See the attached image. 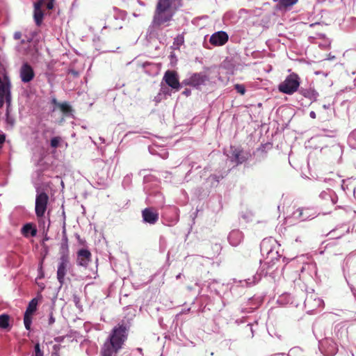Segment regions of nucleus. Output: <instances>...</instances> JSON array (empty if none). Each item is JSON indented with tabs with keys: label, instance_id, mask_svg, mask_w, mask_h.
<instances>
[{
	"label": "nucleus",
	"instance_id": "f257e3e1",
	"mask_svg": "<svg viewBox=\"0 0 356 356\" xmlns=\"http://www.w3.org/2000/svg\"><path fill=\"white\" fill-rule=\"evenodd\" d=\"M129 329V326L124 323L115 326L101 348V355L117 356L127 339Z\"/></svg>",
	"mask_w": 356,
	"mask_h": 356
},
{
	"label": "nucleus",
	"instance_id": "f03ea898",
	"mask_svg": "<svg viewBox=\"0 0 356 356\" xmlns=\"http://www.w3.org/2000/svg\"><path fill=\"white\" fill-rule=\"evenodd\" d=\"M174 0H159L154 13L153 19L147 31L152 34L159 29L161 26L170 22L175 15L172 10Z\"/></svg>",
	"mask_w": 356,
	"mask_h": 356
},
{
	"label": "nucleus",
	"instance_id": "7ed1b4c3",
	"mask_svg": "<svg viewBox=\"0 0 356 356\" xmlns=\"http://www.w3.org/2000/svg\"><path fill=\"white\" fill-rule=\"evenodd\" d=\"M300 84V77L297 74L293 72L288 75L284 81L279 84L278 90L284 94L291 95L298 90Z\"/></svg>",
	"mask_w": 356,
	"mask_h": 356
},
{
	"label": "nucleus",
	"instance_id": "20e7f679",
	"mask_svg": "<svg viewBox=\"0 0 356 356\" xmlns=\"http://www.w3.org/2000/svg\"><path fill=\"white\" fill-rule=\"evenodd\" d=\"M209 80V77L204 73H193L189 77L183 80L181 84L189 86L196 89H201V86H205Z\"/></svg>",
	"mask_w": 356,
	"mask_h": 356
},
{
	"label": "nucleus",
	"instance_id": "39448f33",
	"mask_svg": "<svg viewBox=\"0 0 356 356\" xmlns=\"http://www.w3.org/2000/svg\"><path fill=\"white\" fill-rule=\"evenodd\" d=\"M323 300L313 291L307 293L305 308L307 313H312L320 307H323Z\"/></svg>",
	"mask_w": 356,
	"mask_h": 356
},
{
	"label": "nucleus",
	"instance_id": "423d86ee",
	"mask_svg": "<svg viewBox=\"0 0 356 356\" xmlns=\"http://www.w3.org/2000/svg\"><path fill=\"white\" fill-rule=\"evenodd\" d=\"M70 267V263L68 254L63 252L59 259L57 269V279L60 285L64 284L65 277Z\"/></svg>",
	"mask_w": 356,
	"mask_h": 356
},
{
	"label": "nucleus",
	"instance_id": "0eeeda50",
	"mask_svg": "<svg viewBox=\"0 0 356 356\" xmlns=\"http://www.w3.org/2000/svg\"><path fill=\"white\" fill-rule=\"evenodd\" d=\"M163 81H165L168 86L175 91H179L181 86H184L181 83H179L177 73L172 70H168L165 72Z\"/></svg>",
	"mask_w": 356,
	"mask_h": 356
},
{
	"label": "nucleus",
	"instance_id": "6e6552de",
	"mask_svg": "<svg viewBox=\"0 0 356 356\" xmlns=\"http://www.w3.org/2000/svg\"><path fill=\"white\" fill-rule=\"evenodd\" d=\"M49 196L44 192L38 193L35 198V214L38 217H42L47 209Z\"/></svg>",
	"mask_w": 356,
	"mask_h": 356
},
{
	"label": "nucleus",
	"instance_id": "1a4fd4ad",
	"mask_svg": "<svg viewBox=\"0 0 356 356\" xmlns=\"http://www.w3.org/2000/svg\"><path fill=\"white\" fill-rule=\"evenodd\" d=\"M333 337L341 346H346L348 340V328L346 325L341 323L336 325L334 329Z\"/></svg>",
	"mask_w": 356,
	"mask_h": 356
},
{
	"label": "nucleus",
	"instance_id": "9d476101",
	"mask_svg": "<svg viewBox=\"0 0 356 356\" xmlns=\"http://www.w3.org/2000/svg\"><path fill=\"white\" fill-rule=\"evenodd\" d=\"M10 83L7 81H3L0 77V108H2L4 103L7 106H10Z\"/></svg>",
	"mask_w": 356,
	"mask_h": 356
},
{
	"label": "nucleus",
	"instance_id": "9b49d317",
	"mask_svg": "<svg viewBox=\"0 0 356 356\" xmlns=\"http://www.w3.org/2000/svg\"><path fill=\"white\" fill-rule=\"evenodd\" d=\"M261 273H257L252 276V278L248 277L242 280H234V285L231 287V291L234 292L238 286H250L257 283L261 278Z\"/></svg>",
	"mask_w": 356,
	"mask_h": 356
},
{
	"label": "nucleus",
	"instance_id": "f8f14e48",
	"mask_svg": "<svg viewBox=\"0 0 356 356\" xmlns=\"http://www.w3.org/2000/svg\"><path fill=\"white\" fill-rule=\"evenodd\" d=\"M19 76L23 83H29L33 79L35 72L33 67L28 63H24L20 67Z\"/></svg>",
	"mask_w": 356,
	"mask_h": 356
},
{
	"label": "nucleus",
	"instance_id": "ddd939ff",
	"mask_svg": "<svg viewBox=\"0 0 356 356\" xmlns=\"http://www.w3.org/2000/svg\"><path fill=\"white\" fill-rule=\"evenodd\" d=\"M228 40V34L225 31H219L211 35L209 42L215 47H218L224 45Z\"/></svg>",
	"mask_w": 356,
	"mask_h": 356
},
{
	"label": "nucleus",
	"instance_id": "4468645a",
	"mask_svg": "<svg viewBox=\"0 0 356 356\" xmlns=\"http://www.w3.org/2000/svg\"><path fill=\"white\" fill-rule=\"evenodd\" d=\"M159 213L152 207L146 208L142 211V217L145 222L154 225L159 220Z\"/></svg>",
	"mask_w": 356,
	"mask_h": 356
},
{
	"label": "nucleus",
	"instance_id": "2eb2a0df",
	"mask_svg": "<svg viewBox=\"0 0 356 356\" xmlns=\"http://www.w3.org/2000/svg\"><path fill=\"white\" fill-rule=\"evenodd\" d=\"M91 253L86 249H81L77 252V265L86 267L91 261Z\"/></svg>",
	"mask_w": 356,
	"mask_h": 356
},
{
	"label": "nucleus",
	"instance_id": "dca6fc26",
	"mask_svg": "<svg viewBox=\"0 0 356 356\" xmlns=\"http://www.w3.org/2000/svg\"><path fill=\"white\" fill-rule=\"evenodd\" d=\"M243 232L237 229L232 230L227 236L229 244L234 247L238 245L243 241Z\"/></svg>",
	"mask_w": 356,
	"mask_h": 356
},
{
	"label": "nucleus",
	"instance_id": "f3484780",
	"mask_svg": "<svg viewBox=\"0 0 356 356\" xmlns=\"http://www.w3.org/2000/svg\"><path fill=\"white\" fill-rule=\"evenodd\" d=\"M337 341L333 340L325 339L320 342V346L321 348H325V354L327 355H334L337 352Z\"/></svg>",
	"mask_w": 356,
	"mask_h": 356
},
{
	"label": "nucleus",
	"instance_id": "a211bd4d",
	"mask_svg": "<svg viewBox=\"0 0 356 356\" xmlns=\"http://www.w3.org/2000/svg\"><path fill=\"white\" fill-rule=\"evenodd\" d=\"M229 157L236 165L241 164L247 159L243 151L237 148H233L232 147H231V155L229 156Z\"/></svg>",
	"mask_w": 356,
	"mask_h": 356
},
{
	"label": "nucleus",
	"instance_id": "6ab92c4d",
	"mask_svg": "<svg viewBox=\"0 0 356 356\" xmlns=\"http://www.w3.org/2000/svg\"><path fill=\"white\" fill-rule=\"evenodd\" d=\"M310 213H311V209H309L299 208L293 213L292 216L296 220L304 221L310 218H314L312 216L313 215H312Z\"/></svg>",
	"mask_w": 356,
	"mask_h": 356
},
{
	"label": "nucleus",
	"instance_id": "aec40b11",
	"mask_svg": "<svg viewBox=\"0 0 356 356\" xmlns=\"http://www.w3.org/2000/svg\"><path fill=\"white\" fill-rule=\"evenodd\" d=\"M320 198L326 201L330 202L332 205L335 204L337 202V195L331 189H327L326 191H322L319 195Z\"/></svg>",
	"mask_w": 356,
	"mask_h": 356
},
{
	"label": "nucleus",
	"instance_id": "412c9836",
	"mask_svg": "<svg viewBox=\"0 0 356 356\" xmlns=\"http://www.w3.org/2000/svg\"><path fill=\"white\" fill-rule=\"evenodd\" d=\"M298 91L299 93L301 94L303 97L309 99L312 102L316 101L318 96V93L312 87H302L300 89H299Z\"/></svg>",
	"mask_w": 356,
	"mask_h": 356
},
{
	"label": "nucleus",
	"instance_id": "4be33fe9",
	"mask_svg": "<svg viewBox=\"0 0 356 356\" xmlns=\"http://www.w3.org/2000/svg\"><path fill=\"white\" fill-rule=\"evenodd\" d=\"M42 3L38 2L34 4V20L37 26H40L43 19V13L41 10Z\"/></svg>",
	"mask_w": 356,
	"mask_h": 356
},
{
	"label": "nucleus",
	"instance_id": "5701e85b",
	"mask_svg": "<svg viewBox=\"0 0 356 356\" xmlns=\"http://www.w3.org/2000/svg\"><path fill=\"white\" fill-rule=\"evenodd\" d=\"M22 233L24 236H28L29 235L35 236L37 234V230L31 223H26L22 227Z\"/></svg>",
	"mask_w": 356,
	"mask_h": 356
},
{
	"label": "nucleus",
	"instance_id": "b1692460",
	"mask_svg": "<svg viewBox=\"0 0 356 356\" xmlns=\"http://www.w3.org/2000/svg\"><path fill=\"white\" fill-rule=\"evenodd\" d=\"M38 300L36 298L32 299L26 309L25 315L32 316L37 309Z\"/></svg>",
	"mask_w": 356,
	"mask_h": 356
},
{
	"label": "nucleus",
	"instance_id": "393cba45",
	"mask_svg": "<svg viewBox=\"0 0 356 356\" xmlns=\"http://www.w3.org/2000/svg\"><path fill=\"white\" fill-rule=\"evenodd\" d=\"M10 106L6 105V122L7 124V127L9 129H12L15 123V120L13 116H12L10 113Z\"/></svg>",
	"mask_w": 356,
	"mask_h": 356
},
{
	"label": "nucleus",
	"instance_id": "a878e982",
	"mask_svg": "<svg viewBox=\"0 0 356 356\" xmlns=\"http://www.w3.org/2000/svg\"><path fill=\"white\" fill-rule=\"evenodd\" d=\"M10 316L6 314L0 315V328L6 329L9 327Z\"/></svg>",
	"mask_w": 356,
	"mask_h": 356
},
{
	"label": "nucleus",
	"instance_id": "bb28decb",
	"mask_svg": "<svg viewBox=\"0 0 356 356\" xmlns=\"http://www.w3.org/2000/svg\"><path fill=\"white\" fill-rule=\"evenodd\" d=\"M63 236L62 238V243L60 245L61 254L65 252L68 254V245H67V237L66 236L65 229L63 231Z\"/></svg>",
	"mask_w": 356,
	"mask_h": 356
},
{
	"label": "nucleus",
	"instance_id": "cd10ccee",
	"mask_svg": "<svg viewBox=\"0 0 356 356\" xmlns=\"http://www.w3.org/2000/svg\"><path fill=\"white\" fill-rule=\"evenodd\" d=\"M348 143L351 148L356 149V129L349 134Z\"/></svg>",
	"mask_w": 356,
	"mask_h": 356
},
{
	"label": "nucleus",
	"instance_id": "c85d7f7f",
	"mask_svg": "<svg viewBox=\"0 0 356 356\" xmlns=\"http://www.w3.org/2000/svg\"><path fill=\"white\" fill-rule=\"evenodd\" d=\"M170 87L168 86L166 84L164 85V84H163V83H161L160 92L165 97H166V96H170L171 95V91H172V88L170 89Z\"/></svg>",
	"mask_w": 356,
	"mask_h": 356
},
{
	"label": "nucleus",
	"instance_id": "c756f323",
	"mask_svg": "<svg viewBox=\"0 0 356 356\" xmlns=\"http://www.w3.org/2000/svg\"><path fill=\"white\" fill-rule=\"evenodd\" d=\"M58 108L65 114H67L72 111L71 106L67 102L60 103Z\"/></svg>",
	"mask_w": 356,
	"mask_h": 356
},
{
	"label": "nucleus",
	"instance_id": "7c9ffc66",
	"mask_svg": "<svg viewBox=\"0 0 356 356\" xmlns=\"http://www.w3.org/2000/svg\"><path fill=\"white\" fill-rule=\"evenodd\" d=\"M32 323V317L31 316L25 315L24 316V323L26 329L27 330H30L31 325Z\"/></svg>",
	"mask_w": 356,
	"mask_h": 356
},
{
	"label": "nucleus",
	"instance_id": "2f4dec72",
	"mask_svg": "<svg viewBox=\"0 0 356 356\" xmlns=\"http://www.w3.org/2000/svg\"><path fill=\"white\" fill-rule=\"evenodd\" d=\"M298 0H280V3L283 7H289L298 2Z\"/></svg>",
	"mask_w": 356,
	"mask_h": 356
},
{
	"label": "nucleus",
	"instance_id": "473e14b6",
	"mask_svg": "<svg viewBox=\"0 0 356 356\" xmlns=\"http://www.w3.org/2000/svg\"><path fill=\"white\" fill-rule=\"evenodd\" d=\"M234 88L237 91V92L240 93L241 95H244L245 93V88L242 84H235Z\"/></svg>",
	"mask_w": 356,
	"mask_h": 356
},
{
	"label": "nucleus",
	"instance_id": "72a5a7b5",
	"mask_svg": "<svg viewBox=\"0 0 356 356\" xmlns=\"http://www.w3.org/2000/svg\"><path fill=\"white\" fill-rule=\"evenodd\" d=\"M60 141V137H54V138H52L51 139V142H50L51 147H53V148L58 147Z\"/></svg>",
	"mask_w": 356,
	"mask_h": 356
},
{
	"label": "nucleus",
	"instance_id": "f704fd0d",
	"mask_svg": "<svg viewBox=\"0 0 356 356\" xmlns=\"http://www.w3.org/2000/svg\"><path fill=\"white\" fill-rule=\"evenodd\" d=\"M40 2L45 3V6L48 10H51L54 8V0H41Z\"/></svg>",
	"mask_w": 356,
	"mask_h": 356
},
{
	"label": "nucleus",
	"instance_id": "c9c22d12",
	"mask_svg": "<svg viewBox=\"0 0 356 356\" xmlns=\"http://www.w3.org/2000/svg\"><path fill=\"white\" fill-rule=\"evenodd\" d=\"M222 176H218L216 175H212L209 177V179L212 182L213 184V182L215 184H218L220 179H222Z\"/></svg>",
	"mask_w": 356,
	"mask_h": 356
},
{
	"label": "nucleus",
	"instance_id": "e433bc0d",
	"mask_svg": "<svg viewBox=\"0 0 356 356\" xmlns=\"http://www.w3.org/2000/svg\"><path fill=\"white\" fill-rule=\"evenodd\" d=\"M35 354L33 356H43V353L40 350V344L36 343L34 347Z\"/></svg>",
	"mask_w": 356,
	"mask_h": 356
},
{
	"label": "nucleus",
	"instance_id": "4c0bfd02",
	"mask_svg": "<svg viewBox=\"0 0 356 356\" xmlns=\"http://www.w3.org/2000/svg\"><path fill=\"white\" fill-rule=\"evenodd\" d=\"M131 175H127V176L124 177L123 181H122V184L124 186V185L129 186V184L131 183Z\"/></svg>",
	"mask_w": 356,
	"mask_h": 356
},
{
	"label": "nucleus",
	"instance_id": "58836bf2",
	"mask_svg": "<svg viewBox=\"0 0 356 356\" xmlns=\"http://www.w3.org/2000/svg\"><path fill=\"white\" fill-rule=\"evenodd\" d=\"M163 98L165 97L159 92V94L154 97V100L156 102H160Z\"/></svg>",
	"mask_w": 356,
	"mask_h": 356
},
{
	"label": "nucleus",
	"instance_id": "ea45409f",
	"mask_svg": "<svg viewBox=\"0 0 356 356\" xmlns=\"http://www.w3.org/2000/svg\"><path fill=\"white\" fill-rule=\"evenodd\" d=\"M13 38L15 40H19L22 38V33L19 31H16L14 33Z\"/></svg>",
	"mask_w": 356,
	"mask_h": 356
},
{
	"label": "nucleus",
	"instance_id": "a19ab883",
	"mask_svg": "<svg viewBox=\"0 0 356 356\" xmlns=\"http://www.w3.org/2000/svg\"><path fill=\"white\" fill-rule=\"evenodd\" d=\"M54 322H55V318L53 316L52 312H51V314H49V325H52L53 323H54Z\"/></svg>",
	"mask_w": 356,
	"mask_h": 356
},
{
	"label": "nucleus",
	"instance_id": "79ce46f5",
	"mask_svg": "<svg viewBox=\"0 0 356 356\" xmlns=\"http://www.w3.org/2000/svg\"><path fill=\"white\" fill-rule=\"evenodd\" d=\"M182 94L186 97H188L191 94V90L190 89L186 88L183 92Z\"/></svg>",
	"mask_w": 356,
	"mask_h": 356
},
{
	"label": "nucleus",
	"instance_id": "37998d69",
	"mask_svg": "<svg viewBox=\"0 0 356 356\" xmlns=\"http://www.w3.org/2000/svg\"><path fill=\"white\" fill-rule=\"evenodd\" d=\"M6 140V136L4 134H0V145H2Z\"/></svg>",
	"mask_w": 356,
	"mask_h": 356
},
{
	"label": "nucleus",
	"instance_id": "c03bdc74",
	"mask_svg": "<svg viewBox=\"0 0 356 356\" xmlns=\"http://www.w3.org/2000/svg\"><path fill=\"white\" fill-rule=\"evenodd\" d=\"M51 103L57 107H59V104H60V103L58 102L56 98H53L51 99Z\"/></svg>",
	"mask_w": 356,
	"mask_h": 356
},
{
	"label": "nucleus",
	"instance_id": "a18cd8bd",
	"mask_svg": "<svg viewBox=\"0 0 356 356\" xmlns=\"http://www.w3.org/2000/svg\"><path fill=\"white\" fill-rule=\"evenodd\" d=\"M64 339H65V337H63V336L57 337L55 338V341L56 342L60 343V342L63 341Z\"/></svg>",
	"mask_w": 356,
	"mask_h": 356
},
{
	"label": "nucleus",
	"instance_id": "49530a36",
	"mask_svg": "<svg viewBox=\"0 0 356 356\" xmlns=\"http://www.w3.org/2000/svg\"><path fill=\"white\" fill-rule=\"evenodd\" d=\"M332 149L334 152H341V149L340 147L338 145L333 146Z\"/></svg>",
	"mask_w": 356,
	"mask_h": 356
},
{
	"label": "nucleus",
	"instance_id": "de8ad7c7",
	"mask_svg": "<svg viewBox=\"0 0 356 356\" xmlns=\"http://www.w3.org/2000/svg\"><path fill=\"white\" fill-rule=\"evenodd\" d=\"M70 73L72 74L74 76H79V72L76 70H70Z\"/></svg>",
	"mask_w": 356,
	"mask_h": 356
},
{
	"label": "nucleus",
	"instance_id": "09e8293b",
	"mask_svg": "<svg viewBox=\"0 0 356 356\" xmlns=\"http://www.w3.org/2000/svg\"><path fill=\"white\" fill-rule=\"evenodd\" d=\"M309 116L313 118V119H315L316 117V113L314 111H311L309 113Z\"/></svg>",
	"mask_w": 356,
	"mask_h": 356
},
{
	"label": "nucleus",
	"instance_id": "8fccbe9b",
	"mask_svg": "<svg viewBox=\"0 0 356 356\" xmlns=\"http://www.w3.org/2000/svg\"><path fill=\"white\" fill-rule=\"evenodd\" d=\"M181 273H179V274H178V275L176 276V278L178 280V279H179V278L181 277Z\"/></svg>",
	"mask_w": 356,
	"mask_h": 356
},
{
	"label": "nucleus",
	"instance_id": "3c124183",
	"mask_svg": "<svg viewBox=\"0 0 356 356\" xmlns=\"http://www.w3.org/2000/svg\"><path fill=\"white\" fill-rule=\"evenodd\" d=\"M26 41L24 40H21V44H25Z\"/></svg>",
	"mask_w": 356,
	"mask_h": 356
},
{
	"label": "nucleus",
	"instance_id": "603ef678",
	"mask_svg": "<svg viewBox=\"0 0 356 356\" xmlns=\"http://www.w3.org/2000/svg\"><path fill=\"white\" fill-rule=\"evenodd\" d=\"M265 243H266V241H265V240H264V241H262V243H261V246H264V244H265Z\"/></svg>",
	"mask_w": 356,
	"mask_h": 356
},
{
	"label": "nucleus",
	"instance_id": "864d4df0",
	"mask_svg": "<svg viewBox=\"0 0 356 356\" xmlns=\"http://www.w3.org/2000/svg\"><path fill=\"white\" fill-rule=\"evenodd\" d=\"M351 291L353 292V293L355 296V291L353 289H351Z\"/></svg>",
	"mask_w": 356,
	"mask_h": 356
},
{
	"label": "nucleus",
	"instance_id": "5fc2aeb1",
	"mask_svg": "<svg viewBox=\"0 0 356 356\" xmlns=\"http://www.w3.org/2000/svg\"><path fill=\"white\" fill-rule=\"evenodd\" d=\"M296 241H301L299 238H296Z\"/></svg>",
	"mask_w": 356,
	"mask_h": 356
},
{
	"label": "nucleus",
	"instance_id": "6e6d98bb",
	"mask_svg": "<svg viewBox=\"0 0 356 356\" xmlns=\"http://www.w3.org/2000/svg\"><path fill=\"white\" fill-rule=\"evenodd\" d=\"M99 139L102 141V143H104V139H103V138H100Z\"/></svg>",
	"mask_w": 356,
	"mask_h": 356
},
{
	"label": "nucleus",
	"instance_id": "4d7b16f0",
	"mask_svg": "<svg viewBox=\"0 0 356 356\" xmlns=\"http://www.w3.org/2000/svg\"><path fill=\"white\" fill-rule=\"evenodd\" d=\"M31 39L27 40V42H31Z\"/></svg>",
	"mask_w": 356,
	"mask_h": 356
}]
</instances>
